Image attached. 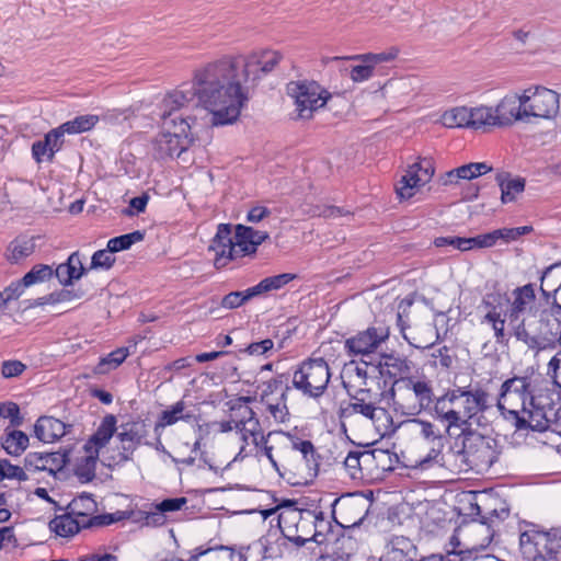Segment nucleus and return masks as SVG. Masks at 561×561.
I'll return each mask as SVG.
<instances>
[{"instance_id":"obj_1","label":"nucleus","mask_w":561,"mask_h":561,"mask_svg":"<svg viewBox=\"0 0 561 561\" xmlns=\"http://www.w3.org/2000/svg\"><path fill=\"white\" fill-rule=\"evenodd\" d=\"M226 68H218L214 61L206 64L194 72L192 87L180 89L168 93L160 105V121L162 128L179 125V122L192 123L191 116H184L181 110L187 106L194 99L199 105L211 113L214 125L232 124L239 118L238 108L231 103V96L226 91L221 81Z\"/></svg>"},{"instance_id":"obj_2","label":"nucleus","mask_w":561,"mask_h":561,"mask_svg":"<svg viewBox=\"0 0 561 561\" xmlns=\"http://www.w3.org/2000/svg\"><path fill=\"white\" fill-rule=\"evenodd\" d=\"M283 59L277 50H263L250 56H224L215 60L218 68H226L221 81L239 114L247 105L262 75L272 72Z\"/></svg>"},{"instance_id":"obj_3","label":"nucleus","mask_w":561,"mask_h":561,"mask_svg":"<svg viewBox=\"0 0 561 561\" xmlns=\"http://www.w3.org/2000/svg\"><path fill=\"white\" fill-rule=\"evenodd\" d=\"M519 549L526 561H561V526L543 530L526 524L519 535Z\"/></svg>"},{"instance_id":"obj_4","label":"nucleus","mask_w":561,"mask_h":561,"mask_svg":"<svg viewBox=\"0 0 561 561\" xmlns=\"http://www.w3.org/2000/svg\"><path fill=\"white\" fill-rule=\"evenodd\" d=\"M449 451L470 468H490L499 458L493 438L465 430L455 439Z\"/></svg>"},{"instance_id":"obj_5","label":"nucleus","mask_w":561,"mask_h":561,"mask_svg":"<svg viewBox=\"0 0 561 561\" xmlns=\"http://www.w3.org/2000/svg\"><path fill=\"white\" fill-rule=\"evenodd\" d=\"M556 319L549 307H546L539 312L538 327L534 333L527 329L526 320L522 319L513 328L514 336L517 341L523 342L529 350H545L553 345L557 341H561V329Z\"/></svg>"},{"instance_id":"obj_6","label":"nucleus","mask_w":561,"mask_h":561,"mask_svg":"<svg viewBox=\"0 0 561 561\" xmlns=\"http://www.w3.org/2000/svg\"><path fill=\"white\" fill-rule=\"evenodd\" d=\"M331 379L330 367L323 358H309L293 375V387L304 396L319 399Z\"/></svg>"},{"instance_id":"obj_7","label":"nucleus","mask_w":561,"mask_h":561,"mask_svg":"<svg viewBox=\"0 0 561 561\" xmlns=\"http://www.w3.org/2000/svg\"><path fill=\"white\" fill-rule=\"evenodd\" d=\"M152 142V154L157 160L180 158L192 145L191 123L179 122V125L163 128Z\"/></svg>"},{"instance_id":"obj_8","label":"nucleus","mask_w":561,"mask_h":561,"mask_svg":"<svg viewBox=\"0 0 561 561\" xmlns=\"http://www.w3.org/2000/svg\"><path fill=\"white\" fill-rule=\"evenodd\" d=\"M286 91L294 99L300 118H311L313 112L331 99V94L316 81H290L286 85Z\"/></svg>"},{"instance_id":"obj_9","label":"nucleus","mask_w":561,"mask_h":561,"mask_svg":"<svg viewBox=\"0 0 561 561\" xmlns=\"http://www.w3.org/2000/svg\"><path fill=\"white\" fill-rule=\"evenodd\" d=\"M503 417L510 422L517 432L530 430L533 432H552L561 435V431H558L545 410V407H539L535 403V398H530V401L520 409L515 411L503 412Z\"/></svg>"},{"instance_id":"obj_10","label":"nucleus","mask_w":561,"mask_h":561,"mask_svg":"<svg viewBox=\"0 0 561 561\" xmlns=\"http://www.w3.org/2000/svg\"><path fill=\"white\" fill-rule=\"evenodd\" d=\"M125 517L124 512L105 513L95 516L92 519H87L85 523L77 518L73 514H70L68 510L61 515L55 516L49 522V529L57 536L69 538L78 534L82 529L100 528L108 526L118 522Z\"/></svg>"},{"instance_id":"obj_11","label":"nucleus","mask_w":561,"mask_h":561,"mask_svg":"<svg viewBox=\"0 0 561 561\" xmlns=\"http://www.w3.org/2000/svg\"><path fill=\"white\" fill-rule=\"evenodd\" d=\"M148 425L146 420L137 419L122 423L117 426L116 438L121 445L118 454L112 457L117 466H122L133 460L134 453L140 445H145L148 435Z\"/></svg>"},{"instance_id":"obj_12","label":"nucleus","mask_w":561,"mask_h":561,"mask_svg":"<svg viewBox=\"0 0 561 561\" xmlns=\"http://www.w3.org/2000/svg\"><path fill=\"white\" fill-rule=\"evenodd\" d=\"M331 508L332 519L342 528L358 527L368 513L365 500L356 493H346L336 497Z\"/></svg>"},{"instance_id":"obj_13","label":"nucleus","mask_w":561,"mask_h":561,"mask_svg":"<svg viewBox=\"0 0 561 561\" xmlns=\"http://www.w3.org/2000/svg\"><path fill=\"white\" fill-rule=\"evenodd\" d=\"M350 402L342 403L339 410L340 419H350L355 414H360L364 417L375 421L378 412L386 413V410L380 408L382 393L375 392L369 388H358L354 392L347 391Z\"/></svg>"},{"instance_id":"obj_14","label":"nucleus","mask_w":561,"mask_h":561,"mask_svg":"<svg viewBox=\"0 0 561 561\" xmlns=\"http://www.w3.org/2000/svg\"><path fill=\"white\" fill-rule=\"evenodd\" d=\"M435 173L431 158H422L409 165L405 174L396 184V193L400 201L410 199L415 195V188L428 183Z\"/></svg>"},{"instance_id":"obj_15","label":"nucleus","mask_w":561,"mask_h":561,"mask_svg":"<svg viewBox=\"0 0 561 561\" xmlns=\"http://www.w3.org/2000/svg\"><path fill=\"white\" fill-rule=\"evenodd\" d=\"M377 368L380 376L385 379V387L390 383L387 396L393 400L394 404H399L396 401V386L403 382L407 379L404 376L410 374V362L407 357L396 353H382Z\"/></svg>"},{"instance_id":"obj_16","label":"nucleus","mask_w":561,"mask_h":561,"mask_svg":"<svg viewBox=\"0 0 561 561\" xmlns=\"http://www.w3.org/2000/svg\"><path fill=\"white\" fill-rule=\"evenodd\" d=\"M389 337V329L383 327H368L357 332L344 342V350L350 356H365L373 354L382 342Z\"/></svg>"},{"instance_id":"obj_17","label":"nucleus","mask_w":561,"mask_h":561,"mask_svg":"<svg viewBox=\"0 0 561 561\" xmlns=\"http://www.w3.org/2000/svg\"><path fill=\"white\" fill-rule=\"evenodd\" d=\"M528 101L525 103L527 121L529 117L552 118L559 112L560 95L547 88L536 87L527 92Z\"/></svg>"},{"instance_id":"obj_18","label":"nucleus","mask_w":561,"mask_h":561,"mask_svg":"<svg viewBox=\"0 0 561 561\" xmlns=\"http://www.w3.org/2000/svg\"><path fill=\"white\" fill-rule=\"evenodd\" d=\"M513 397H517L520 401V408L528 403L530 398H534L530 377L514 376L502 383L496 402V408L502 416L503 412L517 410V408L506 407V404H512Z\"/></svg>"},{"instance_id":"obj_19","label":"nucleus","mask_w":561,"mask_h":561,"mask_svg":"<svg viewBox=\"0 0 561 561\" xmlns=\"http://www.w3.org/2000/svg\"><path fill=\"white\" fill-rule=\"evenodd\" d=\"M530 91L531 88L526 89L523 94H506L497 103L493 111L499 127L511 126L517 121H527L525 103L528 101L527 92Z\"/></svg>"},{"instance_id":"obj_20","label":"nucleus","mask_w":561,"mask_h":561,"mask_svg":"<svg viewBox=\"0 0 561 561\" xmlns=\"http://www.w3.org/2000/svg\"><path fill=\"white\" fill-rule=\"evenodd\" d=\"M231 225L220 224L217 227V232L211 239L209 251L215 252L214 265L217 270L225 267L230 261L240 257L239 248L236 244V239L231 236Z\"/></svg>"},{"instance_id":"obj_21","label":"nucleus","mask_w":561,"mask_h":561,"mask_svg":"<svg viewBox=\"0 0 561 561\" xmlns=\"http://www.w3.org/2000/svg\"><path fill=\"white\" fill-rule=\"evenodd\" d=\"M72 428L71 424H67L53 416H41L34 425V434L38 440L43 443H54L67 435Z\"/></svg>"},{"instance_id":"obj_22","label":"nucleus","mask_w":561,"mask_h":561,"mask_svg":"<svg viewBox=\"0 0 561 561\" xmlns=\"http://www.w3.org/2000/svg\"><path fill=\"white\" fill-rule=\"evenodd\" d=\"M417 546L405 536H392L387 543V552L380 561H416Z\"/></svg>"},{"instance_id":"obj_23","label":"nucleus","mask_w":561,"mask_h":561,"mask_svg":"<svg viewBox=\"0 0 561 561\" xmlns=\"http://www.w3.org/2000/svg\"><path fill=\"white\" fill-rule=\"evenodd\" d=\"M268 238L270 234L266 231L255 230L244 225L236 226L234 245L239 248L240 257L255 253L257 247Z\"/></svg>"},{"instance_id":"obj_24","label":"nucleus","mask_w":561,"mask_h":561,"mask_svg":"<svg viewBox=\"0 0 561 561\" xmlns=\"http://www.w3.org/2000/svg\"><path fill=\"white\" fill-rule=\"evenodd\" d=\"M471 514L480 517L481 525L486 526L488 530V543H490L495 534L494 527L500 523L504 522L510 515V508L505 503L501 504V507H481L478 504L472 505Z\"/></svg>"},{"instance_id":"obj_25","label":"nucleus","mask_w":561,"mask_h":561,"mask_svg":"<svg viewBox=\"0 0 561 561\" xmlns=\"http://www.w3.org/2000/svg\"><path fill=\"white\" fill-rule=\"evenodd\" d=\"M85 273L87 268L82 264L79 251L72 252L65 263L58 264L54 270V275L64 287L72 285L75 280L80 279Z\"/></svg>"},{"instance_id":"obj_26","label":"nucleus","mask_w":561,"mask_h":561,"mask_svg":"<svg viewBox=\"0 0 561 561\" xmlns=\"http://www.w3.org/2000/svg\"><path fill=\"white\" fill-rule=\"evenodd\" d=\"M117 433V419L114 414H106L95 433L91 435L84 445V450L91 453V450H100L105 447L114 434Z\"/></svg>"},{"instance_id":"obj_27","label":"nucleus","mask_w":561,"mask_h":561,"mask_svg":"<svg viewBox=\"0 0 561 561\" xmlns=\"http://www.w3.org/2000/svg\"><path fill=\"white\" fill-rule=\"evenodd\" d=\"M68 461V455L59 456L56 453H28L24 458V468L35 471H54V468H61Z\"/></svg>"},{"instance_id":"obj_28","label":"nucleus","mask_w":561,"mask_h":561,"mask_svg":"<svg viewBox=\"0 0 561 561\" xmlns=\"http://www.w3.org/2000/svg\"><path fill=\"white\" fill-rule=\"evenodd\" d=\"M490 394L480 386L471 388L468 386L463 402V416L473 419L479 413H483L491 408L489 402Z\"/></svg>"},{"instance_id":"obj_29","label":"nucleus","mask_w":561,"mask_h":561,"mask_svg":"<svg viewBox=\"0 0 561 561\" xmlns=\"http://www.w3.org/2000/svg\"><path fill=\"white\" fill-rule=\"evenodd\" d=\"M408 390H412L416 400L417 405L412 407V411L409 414L419 413L422 410H427L434 403L435 396L430 381L415 380L413 377H407L403 380Z\"/></svg>"},{"instance_id":"obj_30","label":"nucleus","mask_w":561,"mask_h":561,"mask_svg":"<svg viewBox=\"0 0 561 561\" xmlns=\"http://www.w3.org/2000/svg\"><path fill=\"white\" fill-rule=\"evenodd\" d=\"M38 237L35 236H18L14 238L5 251V259L11 264H19L28 256H31L36 249V240Z\"/></svg>"},{"instance_id":"obj_31","label":"nucleus","mask_w":561,"mask_h":561,"mask_svg":"<svg viewBox=\"0 0 561 561\" xmlns=\"http://www.w3.org/2000/svg\"><path fill=\"white\" fill-rule=\"evenodd\" d=\"M185 402L180 400L171 405L170 409L162 411L154 423V435L162 436V432L167 426H171L179 421H191L194 415L190 412H185Z\"/></svg>"},{"instance_id":"obj_32","label":"nucleus","mask_w":561,"mask_h":561,"mask_svg":"<svg viewBox=\"0 0 561 561\" xmlns=\"http://www.w3.org/2000/svg\"><path fill=\"white\" fill-rule=\"evenodd\" d=\"M514 300L508 310L507 317L511 323H518L520 314L526 310L527 306L533 304L536 299L535 289L533 284H526L513 290Z\"/></svg>"},{"instance_id":"obj_33","label":"nucleus","mask_w":561,"mask_h":561,"mask_svg":"<svg viewBox=\"0 0 561 561\" xmlns=\"http://www.w3.org/2000/svg\"><path fill=\"white\" fill-rule=\"evenodd\" d=\"M495 181L501 190V201L503 204L514 202L516 195L525 190L526 181L523 178H511V173L506 171L497 172Z\"/></svg>"},{"instance_id":"obj_34","label":"nucleus","mask_w":561,"mask_h":561,"mask_svg":"<svg viewBox=\"0 0 561 561\" xmlns=\"http://www.w3.org/2000/svg\"><path fill=\"white\" fill-rule=\"evenodd\" d=\"M65 510H68L70 514H73L77 518L85 523L87 519H92L96 516L98 503L93 494L83 492L73 497Z\"/></svg>"},{"instance_id":"obj_35","label":"nucleus","mask_w":561,"mask_h":561,"mask_svg":"<svg viewBox=\"0 0 561 561\" xmlns=\"http://www.w3.org/2000/svg\"><path fill=\"white\" fill-rule=\"evenodd\" d=\"M30 444L28 436L19 430L9 431L5 428L3 436L1 437V447L7 454L18 457L22 455Z\"/></svg>"},{"instance_id":"obj_36","label":"nucleus","mask_w":561,"mask_h":561,"mask_svg":"<svg viewBox=\"0 0 561 561\" xmlns=\"http://www.w3.org/2000/svg\"><path fill=\"white\" fill-rule=\"evenodd\" d=\"M99 455L98 450H91V453H88L87 456L77 461L75 466V474L80 482L87 483L95 478Z\"/></svg>"},{"instance_id":"obj_37","label":"nucleus","mask_w":561,"mask_h":561,"mask_svg":"<svg viewBox=\"0 0 561 561\" xmlns=\"http://www.w3.org/2000/svg\"><path fill=\"white\" fill-rule=\"evenodd\" d=\"M99 121L98 115L87 114L76 116L73 119L67 121L59 126L65 134L76 135L91 130Z\"/></svg>"},{"instance_id":"obj_38","label":"nucleus","mask_w":561,"mask_h":561,"mask_svg":"<svg viewBox=\"0 0 561 561\" xmlns=\"http://www.w3.org/2000/svg\"><path fill=\"white\" fill-rule=\"evenodd\" d=\"M469 128L479 129L484 126H497L493 107L479 106L469 108Z\"/></svg>"},{"instance_id":"obj_39","label":"nucleus","mask_w":561,"mask_h":561,"mask_svg":"<svg viewBox=\"0 0 561 561\" xmlns=\"http://www.w3.org/2000/svg\"><path fill=\"white\" fill-rule=\"evenodd\" d=\"M248 551H257L256 561H263L265 559H276L282 556L279 546L274 547L271 541V536H263L260 539L253 541L247 546Z\"/></svg>"},{"instance_id":"obj_40","label":"nucleus","mask_w":561,"mask_h":561,"mask_svg":"<svg viewBox=\"0 0 561 561\" xmlns=\"http://www.w3.org/2000/svg\"><path fill=\"white\" fill-rule=\"evenodd\" d=\"M129 352L127 347H119L102 357L94 368L96 374H107L124 363Z\"/></svg>"},{"instance_id":"obj_41","label":"nucleus","mask_w":561,"mask_h":561,"mask_svg":"<svg viewBox=\"0 0 561 561\" xmlns=\"http://www.w3.org/2000/svg\"><path fill=\"white\" fill-rule=\"evenodd\" d=\"M469 108L454 107L442 115V122L447 128H469Z\"/></svg>"},{"instance_id":"obj_42","label":"nucleus","mask_w":561,"mask_h":561,"mask_svg":"<svg viewBox=\"0 0 561 561\" xmlns=\"http://www.w3.org/2000/svg\"><path fill=\"white\" fill-rule=\"evenodd\" d=\"M83 295L84 293L82 290L64 288L57 291H53L49 295L37 298L33 306H45L48 304L55 305L58 302L70 301L73 299H80Z\"/></svg>"},{"instance_id":"obj_43","label":"nucleus","mask_w":561,"mask_h":561,"mask_svg":"<svg viewBox=\"0 0 561 561\" xmlns=\"http://www.w3.org/2000/svg\"><path fill=\"white\" fill-rule=\"evenodd\" d=\"M144 238V231L135 230L133 232L110 239L107 241V248L110 251L116 253L119 251L128 250L133 244L142 241Z\"/></svg>"},{"instance_id":"obj_44","label":"nucleus","mask_w":561,"mask_h":561,"mask_svg":"<svg viewBox=\"0 0 561 561\" xmlns=\"http://www.w3.org/2000/svg\"><path fill=\"white\" fill-rule=\"evenodd\" d=\"M308 515L312 517L311 523L313 524L314 533L311 535L310 539L317 543H322L325 540V536L331 531L332 525L324 517L323 512H308Z\"/></svg>"},{"instance_id":"obj_45","label":"nucleus","mask_w":561,"mask_h":561,"mask_svg":"<svg viewBox=\"0 0 561 561\" xmlns=\"http://www.w3.org/2000/svg\"><path fill=\"white\" fill-rule=\"evenodd\" d=\"M251 400L250 397H240L231 407L236 430H239L247 421L254 416L255 412L248 405Z\"/></svg>"},{"instance_id":"obj_46","label":"nucleus","mask_w":561,"mask_h":561,"mask_svg":"<svg viewBox=\"0 0 561 561\" xmlns=\"http://www.w3.org/2000/svg\"><path fill=\"white\" fill-rule=\"evenodd\" d=\"M54 276V270L46 264H36L22 277V284L30 287L37 283L49 280Z\"/></svg>"},{"instance_id":"obj_47","label":"nucleus","mask_w":561,"mask_h":561,"mask_svg":"<svg viewBox=\"0 0 561 561\" xmlns=\"http://www.w3.org/2000/svg\"><path fill=\"white\" fill-rule=\"evenodd\" d=\"M540 283L548 288H553L554 293H560L561 299V261L547 266L542 271Z\"/></svg>"},{"instance_id":"obj_48","label":"nucleus","mask_w":561,"mask_h":561,"mask_svg":"<svg viewBox=\"0 0 561 561\" xmlns=\"http://www.w3.org/2000/svg\"><path fill=\"white\" fill-rule=\"evenodd\" d=\"M290 390L289 386H285V389L282 391L279 401L277 402H265L267 405V410L274 420L278 423H284L288 420L289 411L286 405L287 392Z\"/></svg>"},{"instance_id":"obj_49","label":"nucleus","mask_w":561,"mask_h":561,"mask_svg":"<svg viewBox=\"0 0 561 561\" xmlns=\"http://www.w3.org/2000/svg\"><path fill=\"white\" fill-rule=\"evenodd\" d=\"M64 136L65 133L62 131L60 126L53 128L47 134H45L43 141L49 150L47 156L48 162H53L55 153L61 150L65 142Z\"/></svg>"},{"instance_id":"obj_50","label":"nucleus","mask_w":561,"mask_h":561,"mask_svg":"<svg viewBox=\"0 0 561 561\" xmlns=\"http://www.w3.org/2000/svg\"><path fill=\"white\" fill-rule=\"evenodd\" d=\"M412 423L420 426V435L430 443H443L444 434L433 423L422 419H413Z\"/></svg>"},{"instance_id":"obj_51","label":"nucleus","mask_w":561,"mask_h":561,"mask_svg":"<svg viewBox=\"0 0 561 561\" xmlns=\"http://www.w3.org/2000/svg\"><path fill=\"white\" fill-rule=\"evenodd\" d=\"M287 380H288V378L286 377V375L279 374L275 378L264 382L263 383L264 388L261 393V402H263V403L270 402V401H272L271 397L274 393H276L278 391L282 393V391L285 389V386H288Z\"/></svg>"},{"instance_id":"obj_52","label":"nucleus","mask_w":561,"mask_h":561,"mask_svg":"<svg viewBox=\"0 0 561 561\" xmlns=\"http://www.w3.org/2000/svg\"><path fill=\"white\" fill-rule=\"evenodd\" d=\"M114 252L110 251V249L106 247V249L98 250L93 253L91 257V264L90 270H110L115 264V256L113 255Z\"/></svg>"},{"instance_id":"obj_53","label":"nucleus","mask_w":561,"mask_h":561,"mask_svg":"<svg viewBox=\"0 0 561 561\" xmlns=\"http://www.w3.org/2000/svg\"><path fill=\"white\" fill-rule=\"evenodd\" d=\"M443 448L444 442L435 443L427 455L424 458L417 460L414 467L425 470L433 467L434 463L442 465L444 461V457L442 456Z\"/></svg>"},{"instance_id":"obj_54","label":"nucleus","mask_w":561,"mask_h":561,"mask_svg":"<svg viewBox=\"0 0 561 561\" xmlns=\"http://www.w3.org/2000/svg\"><path fill=\"white\" fill-rule=\"evenodd\" d=\"M0 416L10 421V426L19 427L23 424L20 407L15 402L0 403Z\"/></svg>"},{"instance_id":"obj_55","label":"nucleus","mask_w":561,"mask_h":561,"mask_svg":"<svg viewBox=\"0 0 561 561\" xmlns=\"http://www.w3.org/2000/svg\"><path fill=\"white\" fill-rule=\"evenodd\" d=\"M495 236L497 241H503L504 243H511L513 241H516L522 236L528 234L533 231L531 226H523V227H515V228H502V229H495Z\"/></svg>"},{"instance_id":"obj_56","label":"nucleus","mask_w":561,"mask_h":561,"mask_svg":"<svg viewBox=\"0 0 561 561\" xmlns=\"http://www.w3.org/2000/svg\"><path fill=\"white\" fill-rule=\"evenodd\" d=\"M490 171H492V167L485 162H471L459 167L458 173L463 176V180H472Z\"/></svg>"},{"instance_id":"obj_57","label":"nucleus","mask_w":561,"mask_h":561,"mask_svg":"<svg viewBox=\"0 0 561 561\" xmlns=\"http://www.w3.org/2000/svg\"><path fill=\"white\" fill-rule=\"evenodd\" d=\"M238 431L241 433V438L244 443H247L248 437L251 436L253 444L259 446L257 436L261 434L262 430L256 414L247 421Z\"/></svg>"},{"instance_id":"obj_58","label":"nucleus","mask_w":561,"mask_h":561,"mask_svg":"<svg viewBox=\"0 0 561 561\" xmlns=\"http://www.w3.org/2000/svg\"><path fill=\"white\" fill-rule=\"evenodd\" d=\"M357 455L359 456L362 469L365 467L367 469L371 468L375 465V459L380 458H389V451L383 449H370V450H357Z\"/></svg>"},{"instance_id":"obj_59","label":"nucleus","mask_w":561,"mask_h":561,"mask_svg":"<svg viewBox=\"0 0 561 561\" xmlns=\"http://www.w3.org/2000/svg\"><path fill=\"white\" fill-rule=\"evenodd\" d=\"M442 421H446L448 423L445 428V432L447 434H450V430L453 427H462L470 425V419L466 416L462 417L458 411L453 409L442 414Z\"/></svg>"},{"instance_id":"obj_60","label":"nucleus","mask_w":561,"mask_h":561,"mask_svg":"<svg viewBox=\"0 0 561 561\" xmlns=\"http://www.w3.org/2000/svg\"><path fill=\"white\" fill-rule=\"evenodd\" d=\"M296 278L295 274L283 273L270 277L263 278V284L266 288V293L271 290H277L287 285L289 282Z\"/></svg>"},{"instance_id":"obj_61","label":"nucleus","mask_w":561,"mask_h":561,"mask_svg":"<svg viewBox=\"0 0 561 561\" xmlns=\"http://www.w3.org/2000/svg\"><path fill=\"white\" fill-rule=\"evenodd\" d=\"M360 64L351 69V78L355 82H362L373 77L375 67L371 62L359 60Z\"/></svg>"},{"instance_id":"obj_62","label":"nucleus","mask_w":561,"mask_h":561,"mask_svg":"<svg viewBox=\"0 0 561 561\" xmlns=\"http://www.w3.org/2000/svg\"><path fill=\"white\" fill-rule=\"evenodd\" d=\"M508 301L505 294H501L500 291L486 293L482 297L481 306L489 310H501L504 306V302Z\"/></svg>"},{"instance_id":"obj_63","label":"nucleus","mask_w":561,"mask_h":561,"mask_svg":"<svg viewBox=\"0 0 561 561\" xmlns=\"http://www.w3.org/2000/svg\"><path fill=\"white\" fill-rule=\"evenodd\" d=\"M279 433L285 435L289 439L291 448L294 450L300 451L302 456L313 455L314 446L311 440H304L289 432L280 431Z\"/></svg>"},{"instance_id":"obj_64","label":"nucleus","mask_w":561,"mask_h":561,"mask_svg":"<svg viewBox=\"0 0 561 561\" xmlns=\"http://www.w3.org/2000/svg\"><path fill=\"white\" fill-rule=\"evenodd\" d=\"M26 369V365L20 360H4L1 366V374L4 378L20 376Z\"/></svg>"}]
</instances>
